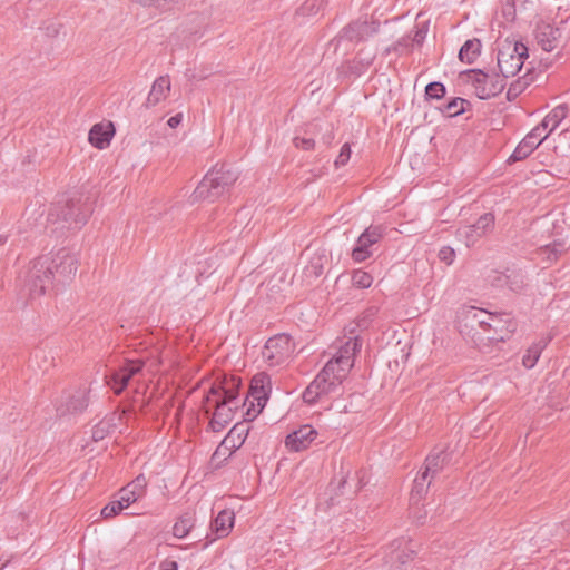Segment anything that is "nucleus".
I'll use <instances>...</instances> for the list:
<instances>
[{"label":"nucleus","instance_id":"1","mask_svg":"<svg viewBox=\"0 0 570 570\" xmlns=\"http://www.w3.org/2000/svg\"><path fill=\"white\" fill-rule=\"evenodd\" d=\"M77 268L76 254L61 248L55 255H42L30 263L26 285L31 296H40L46 293L53 279L63 283L76 274Z\"/></svg>","mask_w":570,"mask_h":570},{"label":"nucleus","instance_id":"2","mask_svg":"<svg viewBox=\"0 0 570 570\" xmlns=\"http://www.w3.org/2000/svg\"><path fill=\"white\" fill-rule=\"evenodd\" d=\"M92 213V204L88 196L72 193L62 196L51 204L47 222L56 225L52 232L58 229H80Z\"/></svg>","mask_w":570,"mask_h":570},{"label":"nucleus","instance_id":"3","mask_svg":"<svg viewBox=\"0 0 570 570\" xmlns=\"http://www.w3.org/2000/svg\"><path fill=\"white\" fill-rule=\"evenodd\" d=\"M239 386L240 379L225 377L219 385L212 386L206 395V411H209V406L215 407L209 423L214 432H220L233 420L234 411L239 406L237 401Z\"/></svg>","mask_w":570,"mask_h":570},{"label":"nucleus","instance_id":"4","mask_svg":"<svg viewBox=\"0 0 570 570\" xmlns=\"http://www.w3.org/2000/svg\"><path fill=\"white\" fill-rule=\"evenodd\" d=\"M569 107L567 104L556 106L543 119L534 127L517 146L509 163H515L525 159L535 148H538L551 132H553L562 120L567 117Z\"/></svg>","mask_w":570,"mask_h":570},{"label":"nucleus","instance_id":"5","mask_svg":"<svg viewBox=\"0 0 570 570\" xmlns=\"http://www.w3.org/2000/svg\"><path fill=\"white\" fill-rule=\"evenodd\" d=\"M237 173L226 165L210 169L194 190L193 200L214 202L235 184Z\"/></svg>","mask_w":570,"mask_h":570},{"label":"nucleus","instance_id":"6","mask_svg":"<svg viewBox=\"0 0 570 570\" xmlns=\"http://www.w3.org/2000/svg\"><path fill=\"white\" fill-rule=\"evenodd\" d=\"M334 363H326L313 382L303 392V400L307 404H314L324 396L340 393V386L345 375L333 367Z\"/></svg>","mask_w":570,"mask_h":570},{"label":"nucleus","instance_id":"7","mask_svg":"<svg viewBox=\"0 0 570 570\" xmlns=\"http://www.w3.org/2000/svg\"><path fill=\"white\" fill-rule=\"evenodd\" d=\"M271 391V379L264 373L254 375L250 382L249 393L246 396L243 406L246 407V421H253L264 409Z\"/></svg>","mask_w":570,"mask_h":570},{"label":"nucleus","instance_id":"8","mask_svg":"<svg viewBox=\"0 0 570 570\" xmlns=\"http://www.w3.org/2000/svg\"><path fill=\"white\" fill-rule=\"evenodd\" d=\"M528 58V48L522 42H507L498 51V68L504 78L515 76Z\"/></svg>","mask_w":570,"mask_h":570},{"label":"nucleus","instance_id":"9","mask_svg":"<svg viewBox=\"0 0 570 570\" xmlns=\"http://www.w3.org/2000/svg\"><path fill=\"white\" fill-rule=\"evenodd\" d=\"M294 353V343L291 336L277 334L267 340L263 350L262 358L269 367L286 364Z\"/></svg>","mask_w":570,"mask_h":570},{"label":"nucleus","instance_id":"10","mask_svg":"<svg viewBox=\"0 0 570 570\" xmlns=\"http://www.w3.org/2000/svg\"><path fill=\"white\" fill-rule=\"evenodd\" d=\"M385 228L382 225H371L357 238L356 245L352 250V258L356 263H362L370 258L374 250L373 247L384 236Z\"/></svg>","mask_w":570,"mask_h":570},{"label":"nucleus","instance_id":"11","mask_svg":"<svg viewBox=\"0 0 570 570\" xmlns=\"http://www.w3.org/2000/svg\"><path fill=\"white\" fill-rule=\"evenodd\" d=\"M494 227V216L491 213L482 215L474 224L460 227L456 236L460 240L470 247L480 238L492 232Z\"/></svg>","mask_w":570,"mask_h":570},{"label":"nucleus","instance_id":"12","mask_svg":"<svg viewBox=\"0 0 570 570\" xmlns=\"http://www.w3.org/2000/svg\"><path fill=\"white\" fill-rule=\"evenodd\" d=\"M361 343L357 337H350L344 342L336 353L327 363H334L333 367L337 370L341 375H347L350 370L353 367L354 356L360 351Z\"/></svg>","mask_w":570,"mask_h":570},{"label":"nucleus","instance_id":"13","mask_svg":"<svg viewBox=\"0 0 570 570\" xmlns=\"http://www.w3.org/2000/svg\"><path fill=\"white\" fill-rule=\"evenodd\" d=\"M470 79L474 87L475 95L480 99H489L491 97H494L499 95L504 88V83L502 80L491 77L482 72L481 70H473Z\"/></svg>","mask_w":570,"mask_h":570},{"label":"nucleus","instance_id":"14","mask_svg":"<svg viewBox=\"0 0 570 570\" xmlns=\"http://www.w3.org/2000/svg\"><path fill=\"white\" fill-rule=\"evenodd\" d=\"M145 362L141 360L127 361L118 371L114 372L108 381L116 394H120L129 381L142 371Z\"/></svg>","mask_w":570,"mask_h":570},{"label":"nucleus","instance_id":"15","mask_svg":"<svg viewBox=\"0 0 570 570\" xmlns=\"http://www.w3.org/2000/svg\"><path fill=\"white\" fill-rule=\"evenodd\" d=\"M488 326L491 330V335H488L487 338L500 342L508 340L517 331L518 324L510 314L503 313L490 316Z\"/></svg>","mask_w":570,"mask_h":570},{"label":"nucleus","instance_id":"16","mask_svg":"<svg viewBox=\"0 0 570 570\" xmlns=\"http://www.w3.org/2000/svg\"><path fill=\"white\" fill-rule=\"evenodd\" d=\"M377 31L379 24L375 21L356 20L343 28L338 37L351 42H361L367 40Z\"/></svg>","mask_w":570,"mask_h":570},{"label":"nucleus","instance_id":"17","mask_svg":"<svg viewBox=\"0 0 570 570\" xmlns=\"http://www.w3.org/2000/svg\"><path fill=\"white\" fill-rule=\"evenodd\" d=\"M318 432L309 424H304L289 433L285 439V446L289 452H301L311 446Z\"/></svg>","mask_w":570,"mask_h":570},{"label":"nucleus","instance_id":"18","mask_svg":"<svg viewBox=\"0 0 570 570\" xmlns=\"http://www.w3.org/2000/svg\"><path fill=\"white\" fill-rule=\"evenodd\" d=\"M561 31L549 22L540 20L535 24L534 38L542 50L550 52L557 48Z\"/></svg>","mask_w":570,"mask_h":570},{"label":"nucleus","instance_id":"19","mask_svg":"<svg viewBox=\"0 0 570 570\" xmlns=\"http://www.w3.org/2000/svg\"><path fill=\"white\" fill-rule=\"evenodd\" d=\"M114 134L115 128L111 122H108L107 125L96 124L90 129L88 139L94 147L105 149L109 146Z\"/></svg>","mask_w":570,"mask_h":570},{"label":"nucleus","instance_id":"20","mask_svg":"<svg viewBox=\"0 0 570 570\" xmlns=\"http://www.w3.org/2000/svg\"><path fill=\"white\" fill-rule=\"evenodd\" d=\"M146 485V478L139 474L118 492V497L125 502V505H130L144 495Z\"/></svg>","mask_w":570,"mask_h":570},{"label":"nucleus","instance_id":"21","mask_svg":"<svg viewBox=\"0 0 570 570\" xmlns=\"http://www.w3.org/2000/svg\"><path fill=\"white\" fill-rule=\"evenodd\" d=\"M88 392L87 390H78L73 394L69 395L66 403L58 407V412L61 415L67 413L77 414L85 411L88 406Z\"/></svg>","mask_w":570,"mask_h":570},{"label":"nucleus","instance_id":"22","mask_svg":"<svg viewBox=\"0 0 570 570\" xmlns=\"http://www.w3.org/2000/svg\"><path fill=\"white\" fill-rule=\"evenodd\" d=\"M449 454L443 450L432 451L425 459L423 472L434 479L449 463Z\"/></svg>","mask_w":570,"mask_h":570},{"label":"nucleus","instance_id":"23","mask_svg":"<svg viewBox=\"0 0 570 570\" xmlns=\"http://www.w3.org/2000/svg\"><path fill=\"white\" fill-rule=\"evenodd\" d=\"M170 91V80L168 76L158 77L148 94L147 106L154 107L160 101L165 100L168 92Z\"/></svg>","mask_w":570,"mask_h":570},{"label":"nucleus","instance_id":"24","mask_svg":"<svg viewBox=\"0 0 570 570\" xmlns=\"http://www.w3.org/2000/svg\"><path fill=\"white\" fill-rule=\"evenodd\" d=\"M234 512L230 510H222L210 524L212 531L216 538H225L228 535L234 525Z\"/></svg>","mask_w":570,"mask_h":570},{"label":"nucleus","instance_id":"25","mask_svg":"<svg viewBox=\"0 0 570 570\" xmlns=\"http://www.w3.org/2000/svg\"><path fill=\"white\" fill-rule=\"evenodd\" d=\"M248 433L249 429L246 424L237 423L228 432L227 436L222 442V445L225 446L226 449H239L245 442Z\"/></svg>","mask_w":570,"mask_h":570},{"label":"nucleus","instance_id":"26","mask_svg":"<svg viewBox=\"0 0 570 570\" xmlns=\"http://www.w3.org/2000/svg\"><path fill=\"white\" fill-rule=\"evenodd\" d=\"M550 338H541L529 346L522 357V364L527 368H533L540 358L542 351L549 344Z\"/></svg>","mask_w":570,"mask_h":570},{"label":"nucleus","instance_id":"27","mask_svg":"<svg viewBox=\"0 0 570 570\" xmlns=\"http://www.w3.org/2000/svg\"><path fill=\"white\" fill-rule=\"evenodd\" d=\"M432 480L428 474L423 471L416 475L413 481V487L411 490L410 500L412 503H419L425 493L428 492L429 487L432 483Z\"/></svg>","mask_w":570,"mask_h":570},{"label":"nucleus","instance_id":"28","mask_svg":"<svg viewBox=\"0 0 570 570\" xmlns=\"http://www.w3.org/2000/svg\"><path fill=\"white\" fill-rule=\"evenodd\" d=\"M481 42L478 39L466 40L459 51V58L466 63H473L480 55Z\"/></svg>","mask_w":570,"mask_h":570},{"label":"nucleus","instance_id":"29","mask_svg":"<svg viewBox=\"0 0 570 570\" xmlns=\"http://www.w3.org/2000/svg\"><path fill=\"white\" fill-rule=\"evenodd\" d=\"M507 287L512 292H520L525 285V275L521 269L507 268Z\"/></svg>","mask_w":570,"mask_h":570},{"label":"nucleus","instance_id":"30","mask_svg":"<svg viewBox=\"0 0 570 570\" xmlns=\"http://www.w3.org/2000/svg\"><path fill=\"white\" fill-rule=\"evenodd\" d=\"M194 527V518L190 513L183 514L179 520L174 524L173 533L175 537L181 539L188 535Z\"/></svg>","mask_w":570,"mask_h":570},{"label":"nucleus","instance_id":"31","mask_svg":"<svg viewBox=\"0 0 570 570\" xmlns=\"http://www.w3.org/2000/svg\"><path fill=\"white\" fill-rule=\"evenodd\" d=\"M465 105H469L468 100L458 97L449 101L441 110L446 117H455L465 111Z\"/></svg>","mask_w":570,"mask_h":570},{"label":"nucleus","instance_id":"32","mask_svg":"<svg viewBox=\"0 0 570 570\" xmlns=\"http://www.w3.org/2000/svg\"><path fill=\"white\" fill-rule=\"evenodd\" d=\"M542 254L547 255L549 261H554L566 250V244L561 240L553 242L540 248Z\"/></svg>","mask_w":570,"mask_h":570},{"label":"nucleus","instance_id":"33","mask_svg":"<svg viewBox=\"0 0 570 570\" xmlns=\"http://www.w3.org/2000/svg\"><path fill=\"white\" fill-rule=\"evenodd\" d=\"M352 283L357 288H368L373 283V276L362 269L354 271Z\"/></svg>","mask_w":570,"mask_h":570},{"label":"nucleus","instance_id":"34","mask_svg":"<svg viewBox=\"0 0 570 570\" xmlns=\"http://www.w3.org/2000/svg\"><path fill=\"white\" fill-rule=\"evenodd\" d=\"M129 505H125V502L118 497V499L109 502L106 507L101 510V515L104 518H111L117 514H119L124 509L128 508Z\"/></svg>","mask_w":570,"mask_h":570},{"label":"nucleus","instance_id":"35","mask_svg":"<svg viewBox=\"0 0 570 570\" xmlns=\"http://www.w3.org/2000/svg\"><path fill=\"white\" fill-rule=\"evenodd\" d=\"M471 320L472 322L478 323L479 327L484 331L488 335H491V330H489L488 323L490 322V316H493V313H488L485 311H475L472 312Z\"/></svg>","mask_w":570,"mask_h":570},{"label":"nucleus","instance_id":"36","mask_svg":"<svg viewBox=\"0 0 570 570\" xmlns=\"http://www.w3.org/2000/svg\"><path fill=\"white\" fill-rule=\"evenodd\" d=\"M445 95V87L441 82H430L425 87V96L430 99H441Z\"/></svg>","mask_w":570,"mask_h":570},{"label":"nucleus","instance_id":"37","mask_svg":"<svg viewBox=\"0 0 570 570\" xmlns=\"http://www.w3.org/2000/svg\"><path fill=\"white\" fill-rule=\"evenodd\" d=\"M322 7V1L320 0H306L301 7V11L303 14H315Z\"/></svg>","mask_w":570,"mask_h":570},{"label":"nucleus","instance_id":"38","mask_svg":"<svg viewBox=\"0 0 570 570\" xmlns=\"http://www.w3.org/2000/svg\"><path fill=\"white\" fill-rule=\"evenodd\" d=\"M351 147L348 144H344L340 150L338 156L335 159V166L338 168L347 164L351 158Z\"/></svg>","mask_w":570,"mask_h":570},{"label":"nucleus","instance_id":"39","mask_svg":"<svg viewBox=\"0 0 570 570\" xmlns=\"http://www.w3.org/2000/svg\"><path fill=\"white\" fill-rule=\"evenodd\" d=\"M454 257H455V252L453 248H451L449 246L442 247L439 252V258L446 264H452V262L454 261Z\"/></svg>","mask_w":570,"mask_h":570},{"label":"nucleus","instance_id":"40","mask_svg":"<svg viewBox=\"0 0 570 570\" xmlns=\"http://www.w3.org/2000/svg\"><path fill=\"white\" fill-rule=\"evenodd\" d=\"M507 269L504 272H494L491 277V283L495 287H507Z\"/></svg>","mask_w":570,"mask_h":570},{"label":"nucleus","instance_id":"41","mask_svg":"<svg viewBox=\"0 0 570 570\" xmlns=\"http://www.w3.org/2000/svg\"><path fill=\"white\" fill-rule=\"evenodd\" d=\"M412 554L413 551L393 553L391 556V560H396L400 563V566H397V569H401L402 566H405L406 562L412 559Z\"/></svg>","mask_w":570,"mask_h":570},{"label":"nucleus","instance_id":"42","mask_svg":"<svg viewBox=\"0 0 570 570\" xmlns=\"http://www.w3.org/2000/svg\"><path fill=\"white\" fill-rule=\"evenodd\" d=\"M294 145L296 148L309 150L314 147V140L312 138L295 137Z\"/></svg>","mask_w":570,"mask_h":570},{"label":"nucleus","instance_id":"43","mask_svg":"<svg viewBox=\"0 0 570 570\" xmlns=\"http://www.w3.org/2000/svg\"><path fill=\"white\" fill-rule=\"evenodd\" d=\"M321 258H317L316 262L312 261L311 265L306 267V274H312L315 277L320 276L323 272V266L320 264Z\"/></svg>","mask_w":570,"mask_h":570},{"label":"nucleus","instance_id":"44","mask_svg":"<svg viewBox=\"0 0 570 570\" xmlns=\"http://www.w3.org/2000/svg\"><path fill=\"white\" fill-rule=\"evenodd\" d=\"M159 570H178V564L174 560H165L160 562Z\"/></svg>","mask_w":570,"mask_h":570},{"label":"nucleus","instance_id":"45","mask_svg":"<svg viewBox=\"0 0 570 570\" xmlns=\"http://www.w3.org/2000/svg\"><path fill=\"white\" fill-rule=\"evenodd\" d=\"M183 120V114H176L175 116L170 117L167 121V125L170 128H176L181 124Z\"/></svg>","mask_w":570,"mask_h":570},{"label":"nucleus","instance_id":"46","mask_svg":"<svg viewBox=\"0 0 570 570\" xmlns=\"http://www.w3.org/2000/svg\"><path fill=\"white\" fill-rule=\"evenodd\" d=\"M104 423L101 422L100 424L96 425L94 431H92V438L97 441V440H100L104 438V431H105V428H104Z\"/></svg>","mask_w":570,"mask_h":570},{"label":"nucleus","instance_id":"47","mask_svg":"<svg viewBox=\"0 0 570 570\" xmlns=\"http://www.w3.org/2000/svg\"><path fill=\"white\" fill-rule=\"evenodd\" d=\"M424 37H425V31H423V30H417V31H416V33H415L414 40L419 42V41H421Z\"/></svg>","mask_w":570,"mask_h":570},{"label":"nucleus","instance_id":"48","mask_svg":"<svg viewBox=\"0 0 570 570\" xmlns=\"http://www.w3.org/2000/svg\"><path fill=\"white\" fill-rule=\"evenodd\" d=\"M517 90H518L517 85H512V86L509 88L508 96H510L512 91H517Z\"/></svg>","mask_w":570,"mask_h":570},{"label":"nucleus","instance_id":"49","mask_svg":"<svg viewBox=\"0 0 570 570\" xmlns=\"http://www.w3.org/2000/svg\"><path fill=\"white\" fill-rule=\"evenodd\" d=\"M7 242V236L0 235V246L4 245Z\"/></svg>","mask_w":570,"mask_h":570},{"label":"nucleus","instance_id":"50","mask_svg":"<svg viewBox=\"0 0 570 570\" xmlns=\"http://www.w3.org/2000/svg\"><path fill=\"white\" fill-rule=\"evenodd\" d=\"M4 567V564H0V570Z\"/></svg>","mask_w":570,"mask_h":570}]
</instances>
